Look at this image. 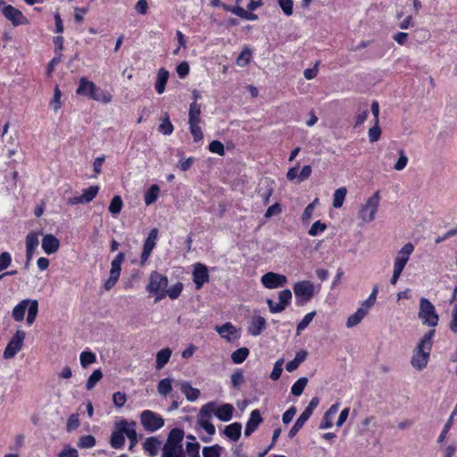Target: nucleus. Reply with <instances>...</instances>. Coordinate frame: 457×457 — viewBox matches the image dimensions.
Instances as JSON below:
<instances>
[{
    "label": "nucleus",
    "instance_id": "nucleus-1",
    "mask_svg": "<svg viewBox=\"0 0 457 457\" xmlns=\"http://www.w3.org/2000/svg\"><path fill=\"white\" fill-rule=\"evenodd\" d=\"M125 436L129 440V450L137 444V435L136 431V422L121 420L115 422L110 436V445L113 449H121L125 445Z\"/></svg>",
    "mask_w": 457,
    "mask_h": 457
},
{
    "label": "nucleus",
    "instance_id": "nucleus-2",
    "mask_svg": "<svg viewBox=\"0 0 457 457\" xmlns=\"http://www.w3.org/2000/svg\"><path fill=\"white\" fill-rule=\"evenodd\" d=\"M436 330L431 329L427 332L419 341L417 346L413 350L411 364L418 370L425 369L428 363L430 353L433 346V338Z\"/></svg>",
    "mask_w": 457,
    "mask_h": 457
},
{
    "label": "nucleus",
    "instance_id": "nucleus-3",
    "mask_svg": "<svg viewBox=\"0 0 457 457\" xmlns=\"http://www.w3.org/2000/svg\"><path fill=\"white\" fill-rule=\"evenodd\" d=\"M183 437L182 429L177 428L171 429L163 445L162 457H185L182 447Z\"/></svg>",
    "mask_w": 457,
    "mask_h": 457
},
{
    "label": "nucleus",
    "instance_id": "nucleus-4",
    "mask_svg": "<svg viewBox=\"0 0 457 457\" xmlns=\"http://www.w3.org/2000/svg\"><path fill=\"white\" fill-rule=\"evenodd\" d=\"M201 104L192 102L188 110L189 131L193 137L194 142L197 143L203 140L204 133L200 127L201 123Z\"/></svg>",
    "mask_w": 457,
    "mask_h": 457
},
{
    "label": "nucleus",
    "instance_id": "nucleus-5",
    "mask_svg": "<svg viewBox=\"0 0 457 457\" xmlns=\"http://www.w3.org/2000/svg\"><path fill=\"white\" fill-rule=\"evenodd\" d=\"M168 287V278L158 271H152L149 276V282L146 286V291L155 295V301H160L166 296L165 289Z\"/></svg>",
    "mask_w": 457,
    "mask_h": 457
},
{
    "label": "nucleus",
    "instance_id": "nucleus-6",
    "mask_svg": "<svg viewBox=\"0 0 457 457\" xmlns=\"http://www.w3.org/2000/svg\"><path fill=\"white\" fill-rule=\"evenodd\" d=\"M418 317L424 325L428 327L434 328L437 326L439 321V316L436 313V307L425 297H421L420 300Z\"/></svg>",
    "mask_w": 457,
    "mask_h": 457
},
{
    "label": "nucleus",
    "instance_id": "nucleus-7",
    "mask_svg": "<svg viewBox=\"0 0 457 457\" xmlns=\"http://www.w3.org/2000/svg\"><path fill=\"white\" fill-rule=\"evenodd\" d=\"M293 290L295 296V304L303 306L312 300L314 295V285L310 280H302L295 283Z\"/></svg>",
    "mask_w": 457,
    "mask_h": 457
},
{
    "label": "nucleus",
    "instance_id": "nucleus-8",
    "mask_svg": "<svg viewBox=\"0 0 457 457\" xmlns=\"http://www.w3.org/2000/svg\"><path fill=\"white\" fill-rule=\"evenodd\" d=\"M380 202V193L376 191L369 197L364 204L361 205L358 217L363 222L369 223L374 220L376 212H378Z\"/></svg>",
    "mask_w": 457,
    "mask_h": 457
},
{
    "label": "nucleus",
    "instance_id": "nucleus-9",
    "mask_svg": "<svg viewBox=\"0 0 457 457\" xmlns=\"http://www.w3.org/2000/svg\"><path fill=\"white\" fill-rule=\"evenodd\" d=\"M140 423L145 431L153 433L164 426V420L160 414L145 410L140 414Z\"/></svg>",
    "mask_w": 457,
    "mask_h": 457
},
{
    "label": "nucleus",
    "instance_id": "nucleus-10",
    "mask_svg": "<svg viewBox=\"0 0 457 457\" xmlns=\"http://www.w3.org/2000/svg\"><path fill=\"white\" fill-rule=\"evenodd\" d=\"M214 402H209L204 404L199 412L198 422L200 426L206 431L207 434L212 436L215 434V427L211 422L212 413L214 411Z\"/></svg>",
    "mask_w": 457,
    "mask_h": 457
},
{
    "label": "nucleus",
    "instance_id": "nucleus-11",
    "mask_svg": "<svg viewBox=\"0 0 457 457\" xmlns=\"http://www.w3.org/2000/svg\"><path fill=\"white\" fill-rule=\"evenodd\" d=\"M25 337L26 333L23 330L18 329L15 332L4 351V359L13 358L21 350Z\"/></svg>",
    "mask_w": 457,
    "mask_h": 457
},
{
    "label": "nucleus",
    "instance_id": "nucleus-12",
    "mask_svg": "<svg viewBox=\"0 0 457 457\" xmlns=\"http://www.w3.org/2000/svg\"><path fill=\"white\" fill-rule=\"evenodd\" d=\"M261 282L268 289H275L284 287L287 283L285 275L269 271L262 276Z\"/></svg>",
    "mask_w": 457,
    "mask_h": 457
},
{
    "label": "nucleus",
    "instance_id": "nucleus-13",
    "mask_svg": "<svg viewBox=\"0 0 457 457\" xmlns=\"http://www.w3.org/2000/svg\"><path fill=\"white\" fill-rule=\"evenodd\" d=\"M292 293L289 289H284L278 293V303H274L269 299L267 304L271 313H278L283 312L286 307L291 303Z\"/></svg>",
    "mask_w": 457,
    "mask_h": 457
},
{
    "label": "nucleus",
    "instance_id": "nucleus-14",
    "mask_svg": "<svg viewBox=\"0 0 457 457\" xmlns=\"http://www.w3.org/2000/svg\"><path fill=\"white\" fill-rule=\"evenodd\" d=\"M98 192V186H90L83 190V194L81 195L68 198L67 204L73 206L80 204H88L96 198Z\"/></svg>",
    "mask_w": 457,
    "mask_h": 457
},
{
    "label": "nucleus",
    "instance_id": "nucleus-15",
    "mask_svg": "<svg viewBox=\"0 0 457 457\" xmlns=\"http://www.w3.org/2000/svg\"><path fill=\"white\" fill-rule=\"evenodd\" d=\"M2 13L8 21L12 22L13 26L25 24L28 21L27 18L22 14V12L11 4L4 6L2 9Z\"/></svg>",
    "mask_w": 457,
    "mask_h": 457
},
{
    "label": "nucleus",
    "instance_id": "nucleus-16",
    "mask_svg": "<svg viewBox=\"0 0 457 457\" xmlns=\"http://www.w3.org/2000/svg\"><path fill=\"white\" fill-rule=\"evenodd\" d=\"M210 280L209 271L207 267L203 263H195L193 270V281L196 289H201L205 283Z\"/></svg>",
    "mask_w": 457,
    "mask_h": 457
},
{
    "label": "nucleus",
    "instance_id": "nucleus-17",
    "mask_svg": "<svg viewBox=\"0 0 457 457\" xmlns=\"http://www.w3.org/2000/svg\"><path fill=\"white\" fill-rule=\"evenodd\" d=\"M414 251V245L411 243L405 244L397 253V255L394 262V266L404 269L405 265L407 264L408 261L410 260V257L411 253Z\"/></svg>",
    "mask_w": 457,
    "mask_h": 457
},
{
    "label": "nucleus",
    "instance_id": "nucleus-18",
    "mask_svg": "<svg viewBox=\"0 0 457 457\" xmlns=\"http://www.w3.org/2000/svg\"><path fill=\"white\" fill-rule=\"evenodd\" d=\"M215 330L228 342H232L240 337L237 328L231 322H226L221 326H216Z\"/></svg>",
    "mask_w": 457,
    "mask_h": 457
},
{
    "label": "nucleus",
    "instance_id": "nucleus-19",
    "mask_svg": "<svg viewBox=\"0 0 457 457\" xmlns=\"http://www.w3.org/2000/svg\"><path fill=\"white\" fill-rule=\"evenodd\" d=\"M274 181L265 179L256 189L257 195L261 197L262 202L264 205L270 203V196L274 193Z\"/></svg>",
    "mask_w": 457,
    "mask_h": 457
},
{
    "label": "nucleus",
    "instance_id": "nucleus-20",
    "mask_svg": "<svg viewBox=\"0 0 457 457\" xmlns=\"http://www.w3.org/2000/svg\"><path fill=\"white\" fill-rule=\"evenodd\" d=\"M262 421L260 411L258 409L252 411L245 428V436H251Z\"/></svg>",
    "mask_w": 457,
    "mask_h": 457
},
{
    "label": "nucleus",
    "instance_id": "nucleus-21",
    "mask_svg": "<svg viewBox=\"0 0 457 457\" xmlns=\"http://www.w3.org/2000/svg\"><path fill=\"white\" fill-rule=\"evenodd\" d=\"M37 235L34 232H30L26 237V262L25 268H28L29 262L31 261L34 253L38 245Z\"/></svg>",
    "mask_w": 457,
    "mask_h": 457
},
{
    "label": "nucleus",
    "instance_id": "nucleus-22",
    "mask_svg": "<svg viewBox=\"0 0 457 457\" xmlns=\"http://www.w3.org/2000/svg\"><path fill=\"white\" fill-rule=\"evenodd\" d=\"M96 88L97 87L93 81H90L87 78L82 77L79 79V87L76 89V94L91 98V96L95 93Z\"/></svg>",
    "mask_w": 457,
    "mask_h": 457
},
{
    "label": "nucleus",
    "instance_id": "nucleus-23",
    "mask_svg": "<svg viewBox=\"0 0 457 457\" xmlns=\"http://www.w3.org/2000/svg\"><path fill=\"white\" fill-rule=\"evenodd\" d=\"M60 247L59 239L52 235L46 234L42 238V249L46 254H53L58 251Z\"/></svg>",
    "mask_w": 457,
    "mask_h": 457
},
{
    "label": "nucleus",
    "instance_id": "nucleus-24",
    "mask_svg": "<svg viewBox=\"0 0 457 457\" xmlns=\"http://www.w3.org/2000/svg\"><path fill=\"white\" fill-rule=\"evenodd\" d=\"M266 328V320L258 315L253 317L248 327V333L253 337H257Z\"/></svg>",
    "mask_w": 457,
    "mask_h": 457
},
{
    "label": "nucleus",
    "instance_id": "nucleus-25",
    "mask_svg": "<svg viewBox=\"0 0 457 457\" xmlns=\"http://www.w3.org/2000/svg\"><path fill=\"white\" fill-rule=\"evenodd\" d=\"M234 407L230 403H223L216 408L214 406L215 416L221 421H229L232 419Z\"/></svg>",
    "mask_w": 457,
    "mask_h": 457
},
{
    "label": "nucleus",
    "instance_id": "nucleus-26",
    "mask_svg": "<svg viewBox=\"0 0 457 457\" xmlns=\"http://www.w3.org/2000/svg\"><path fill=\"white\" fill-rule=\"evenodd\" d=\"M169 77L170 73L168 70L163 67L158 70L154 88L159 95H162L165 91Z\"/></svg>",
    "mask_w": 457,
    "mask_h": 457
},
{
    "label": "nucleus",
    "instance_id": "nucleus-27",
    "mask_svg": "<svg viewBox=\"0 0 457 457\" xmlns=\"http://www.w3.org/2000/svg\"><path fill=\"white\" fill-rule=\"evenodd\" d=\"M29 303L30 299H24L14 306L12 316L15 321H22L24 320L25 312Z\"/></svg>",
    "mask_w": 457,
    "mask_h": 457
},
{
    "label": "nucleus",
    "instance_id": "nucleus-28",
    "mask_svg": "<svg viewBox=\"0 0 457 457\" xmlns=\"http://www.w3.org/2000/svg\"><path fill=\"white\" fill-rule=\"evenodd\" d=\"M171 353L172 352L169 347H165L156 353V370H162L169 362Z\"/></svg>",
    "mask_w": 457,
    "mask_h": 457
},
{
    "label": "nucleus",
    "instance_id": "nucleus-29",
    "mask_svg": "<svg viewBox=\"0 0 457 457\" xmlns=\"http://www.w3.org/2000/svg\"><path fill=\"white\" fill-rule=\"evenodd\" d=\"M161 442L154 436H150L145 439L143 444V448L149 453V456L154 457L158 453Z\"/></svg>",
    "mask_w": 457,
    "mask_h": 457
},
{
    "label": "nucleus",
    "instance_id": "nucleus-30",
    "mask_svg": "<svg viewBox=\"0 0 457 457\" xmlns=\"http://www.w3.org/2000/svg\"><path fill=\"white\" fill-rule=\"evenodd\" d=\"M307 357V352L305 350H301L295 353V356L293 360L289 361L286 364V370L288 372H293L295 370L299 365L305 361Z\"/></svg>",
    "mask_w": 457,
    "mask_h": 457
},
{
    "label": "nucleus",
    "instance_id": "nucleus-31",
    "mask_svg": "<svg viewBox=\"0 0 457 457\" xmlns=\"http://www.w3.org/2000/svg\"><path fill=\"white\" fill-rule=\"evenodd\" d=\"M242 425L239 422H234L228 425L224 429V434L227 437L233 441L239 439L241 436Z\"/></svg>",
    "mask_w": 457,
    "mask_h": 457
},
{
    "label": "nucleus",
    "instance_id": "nucleus-32",
    "mask_svg": "<svg viewBox=\"0 0 457 457\" xmlns=\"http://www.w3.org/2000/svg\"><path fill=\"white\" fill-rule=\"evenodd\" d=\"M367 312L364 308L359 307L357 311L350 315L346 320V327L347 328H353L356 325H358L362 319L367 315Z\"/></svg>",
    "mask_w": 457,
    "mask_h": 457
},
{
    "label": "nucleus",
    "instance_id": "nucleus-33",
    "mask_svg": "<svg viewBox=\"0 0 457 457\" xmlns=\"http://www.w3.org/2000/svg\"><path fill=\"white\" fill-rule=\"evenodd\" d=\"M310 417L311 416L303 411L301 415L298 417V419L295 420L293 427L290 428L288 432V436L290 438L295 437L296 434L300 431V429L303 427L305 422L310 419Z\"/></svg>",
    "mask_w": 457,
    "mask_h": 457
},
{
    "label": "nucleus",
    "instance_id": "nucleus-34",
    "mask_svg": "<svg viewBox=\"0 0 457 457\" xmlns=\"http://www.w3.org/2000/svg\"><path fill=\"white\" fill-rule=\"evenodd\" d=\"M181 391L186 395V398L190 402L195 401L200 395L199 389L193 387L187 382L181 385Z\"/></svg>",
    "mask_w": 457,
    "mask_h": 457
},
{
    "label": "nucleus",
    "instance_id": "nucleus-35",
    "mask_svg": "<svg viewBox=\"0 0 457 457\" xmlns=\"http://www.w3.org/2000/svg\"><path fill=\"white\" fill-rule=\"evenodd\" d=\"M160 187L158 185H152L145 192L144 195V201L146 205L154 204L159 195Z\"/></svg>",
    "mask_w": 457,
    "mask_h": 457
},
{
    "label": "nucleus",
    "instance_id": "nucleus-36",
    "mask_svg": "<svg viewBox=\"0 0 457 457\" xmlns=\"http://www.w3.org/2000/svg\"><path fill=\"white\" fill-rule=\"evenodd\" d=\"M95 101L101 102L103 104H109L112 100V96L106 90H103L97 87L95 93L91 96V98Z\"/></svg>",
    "mask_w": 457,
    "mask_h": 457
},
{
    "label": "nucleus",
    "instance_id": "nucleus-37",
    "mask_svg": "<svg viewBox=\"0 0 457 457\" xmlns=\"http://www.w3.org/2000/svg\"><path fill=\"white\" fill-rule=\"evenodd\" d=\"M173 130L174 127L170 120L169 114L166 112L158 127V131L165 136H170L172 134Z\"/></svg>",
    "mask_w": 457,
    "mask_h": 457
},
{
    "label": "nucleus",
    "instance_id": "nucleus-38",
    "mask_svg": "<svg viewBox=\"0 0 457 457\" xmlns=\"http://www.w3.org/2000/svg\"><path fill=\"white\" fill-rule=\"evenodd\" d=\"M347 194V189L345 187L337 188L333 195V207L336 209L341 208Z\"/></svg>",
    "mask_w": 457,
    "mask_h": 457
},
{
    "label": "nucleus",
    "instance_id": "nucleus-39",
    "mask_svg": "<svg viewBox=\"0 0 457 457\" xmlns=\"http://www.w3.org/2000/svg\"><path fill=\"white\" fill-rule=\"evenodd\" d=\"M121 270H116L111 268L109 278L105 280L104 288L106 291L111 290L118 282L120 276Z\"/></svg>",
    "mask_w": 457,
    "mask_h": 457
},
{
    "label": "nucleus",
    "instance_id": "nucleus-40",
    "mask_svg": "<svg viewBox=\"0 0 457 457\" xmlns=\"http://www.w3.org/2000/svg\"><path fill=\"white\" fill-rule=\"evenodd\" d=\"M250 352H249V349L246 348V347H241L237 350H236L235 352L232 353L231 354V360L233 361V363L235 364H240L242 362H244L246 358L248 357Z\"/></svg>",
    "mask_w": 457,
    "mask_h": 457
},
{
    "label": "nucleus",
    "instance_id": "nucleus-41",
    "mask_svg": "<svg viewBox=\"0 0 457 457\" xmlns=\"http://www.w3.org/2000/svg\"><path fill=\"white\" fill-rule=\"evenodd\" d=\"M308 383V378L305 377H302L298 378L291 386V394L295 396H299L303 394L306 385Z\"/></svg>",
    "mask_w": 457,
    "mask_h": 457
},
{
    "label": "nucleus",
    "instance_id": "nucleus-42",
    "mask_svg": "<svg viewBox=\"0 0 457 457\" xmlns=\"http://www.w3.org/2000/svg\"><path fill=\"white\" fill-rule=\"evenodd\" d=\"M184 288V285L182 282H177L172 285L170 287L165 289L166 295H168L170 299L175 300L179 298L181 295Z\"/></svg>",
    "mask_w": 457,
    "mask_h": 457
},
{
    "label": "nucleus",
    "instance_id": "nucleus-43",
    "mask_svg": "<svg viewBox=\"0 0 457 457\" xmlns=\"http://www.w3.org/2000/svg\"><path fill=\"white\" fill-rule=\"evenodd\" d=\"M316 316V312H311L304 315L302 320L296 326V334L300 335L302 331H303L309 324L312 321L313 318Z\"/></svg>",
    "mask_w": 457,
    "mask_h": 457
},
{
    "label": "nucleus",
    "instance_id": "nucleus-44",
    "mask_svg": "<svg viewBox=\"0 0 457 457\" xmlns=\"http://www.w3.org/2000/svg\"><path fill=\"white\" fill-rule=\"evenodd\" d=\"M157 237L158 229L154 228L150 230L146 239L145 240L143 247L153 251L155 247Z\"/></svg>",
    "mask_w": 457,
    "mask_h": 457
},
{
    "label": "nucleus",
    "instance_id": "nucleus-45",
    "mask_svg": "<svg viewBox=\"0 0 457 457\" xmlns=\"http://www.w3.org/2000/svg\"><path fill=\"white\" fill-rule=\"evenodd\" d=\"M96 438L92 435L82 436L78 442V447L80 449H89L96 445Z\"/></svg>",
    "mask_w": 457,
    "mask_h": 457
},
{
    "label": "nucleus",
    "instance_id": "nucleus-46",
    "mask_svg": "<svg viewBox=\"0 0 457 457\" xmlns=\"http://www.w3.org/2000/svg\"><path fill=\"white\" fill-rule=\"evenodd\" d=\"M123 206L122 199L120 195H115L112 197L110 205L108 207L109 212L112 215H117L120 212Z\"/></svg>",
    "mask_w": 457,
    "mask_h": 457
},
{
    "label": "nucleus",
    "instance_id": "nucleus-47",
    "mask_svg": "<svg viewBox=\"0 0 457 457\" xmlns=\"http://www.w3.org/2000/svg\"><path fill=\"white\" fill-rule=\"evenodd\" d=\"M157 390L160 395L167 396L172 391L171 379H161L157 385Z\"/></svg>",
    "mask_w": 457,
    "mask_h": 457
},
{
    "label": "nucleus",
    "instance_id": "nucleus-48",
    "mask_svg": "<svg viewBox=\"0 0 457 457\" xmlns=\"http://www.w3.org/2000/svg\"><path fill=\"white\" fill-rule=\"evenodd\" d=\"M80 364L83 368H87L88 365L96 361V356L90 351H83L79 356Z\"/></svg>",
    "mask_w": 457,
    "mask_h": 457
},
{
    "label": "nucleus",
    "instance_id": "nucleus-49",
    "mask_svg": "<svg viewBox=\"0 0 457 457\" xmlns=\"http://www.w3.org/2000/svg\"><path fill=\"white\" fill-rule=\"evenodd\" d=\"M251 57L252 51L248 47H245L239 54L238 57L237 58V65L245 67L250 62Z\"/></svg>",
    "mask_w": 457,
    "mask_h": 457
},
{
    "label": "nucleus",
    "instance_id": "nucleus-50",
    "mask_svg": "<svg viewBox=\"0 0 457 457\" xmlns=\"http://www.w3.org/2000/svg\"><path fill=\"white\" fill-rule=\"evenodd\" d=\"M103 378V373L101 371V370H96L92 372V374L89 376L88 379L87 380V383H86V388L87 390H91L92 388H94L96 385V383L98 381L101 380V378Z\"/></svg>",
    "mask_w": 457,
    "mask_h": 457
},
{
    "label": "nucleus",
    "instance_id": "nucleus-51",
    "mask_svg": "<svg viewBox=\"0 0 457 457\" xmlns=\"http://www.w3.org/2000/svg\"><path fill=\"white\" fill-rule=\"evenodd\" d=\"M328 226L326 223L320 220H316L308 230V234L312 237H316L323 233L327 229Z\"/></svg>",
    "mask_w": 457,
    "mask_h": 457
},
{
    "label": "nucleus",
    "instance_id": "nucleus-52",
    "mask_svg": "<svg viewBox=\"0 0 457 457\" xmlns=\"http://www.w3.org/2000/svg\"><path fill=\"white\" fill-rule=\"evenodd\" d=\"M80 421L78 413H72L69 416L66 424V429L68 432L76 430L79 427Z\"/></svg>",
    "mask_w": 457,
    "mask_h": 457
},
{
    "label": "nucleus",
    "instance_id": "nucleus-53",
    "mask_svg": "<svg viewBox=\"0 0 457 457\" xmlns=\"http://www.w3.org/2000/svg\"><path fill=\"white\" fill-rule=\"evenodd\" d=\"M318 201H319V199L315 198L312 203L309 204L305 207V209L303 212V215H302V220L303 223H308L310 221V220L312 218L313 211L315 208V204L318 203Z\"/></svg>",
    "mask_w": 457,
    "mask_h": 457
},
{
    "label": "nucleus",
    "instance_id": "nucleus-54",
    "mask_svg": "<svg viewBox=\"0 0 457 457\" xmlns=\"http://www.w3.org/2000/svg\"><path fill=\"white\" fill-rule=\"evenodd\" d=\"M378 287H374L371 294L369 295V297L361 303V307L364 308L367 312H369V310L371 308V306L374 305L377 295H378Z\"/></svg>",
    "mask_w": 457,
    "mask_h": 457
},
{
    "label": "nucleus",
    "instance_id": "nucleus-55",
    "mask_svg": "<svg viewBox=\"0 0 457 457\" xmlns=\"http://www.w3.org/2000/svg\"><path fill=\"white\" fill-rule=\"evenodd\" d=\"M221 447L219 445L205 446L203 449L204 457H220Z\"/></svg>",
    "mask_w": 457,
    "mask_h": 457
},
{
    "label": "nucleus",
    "instance_id": "nucleus-56",
    "mask_svg": "<svg viewBox=\"0 0 457 457\" xmlns=\"http://www.w3.org/2000/svg\"><path fill=\"white\" fill-rule=\"evenodd\" d=\"M208 149L211 153L217 154L220 156L225 154V148L223 144L219 140H212L209 145Z\"/></svg>",
    "mask_w": 457,
    "mask_h": 457
},
{
    "label": "nucleus",
    "instance_id": "nucleus-57",
    "mask_svg": "<svg viewBox=\"0 0 457 457\" xmlns=\"http://www.w3.org/2000/svg\"><path fill=\"white\" fill-rule=\"evenodd\" d=\"M368 134L369 139L371 143L378 141L381 137V129L379 127V122H374V126L369 129Z\"/></svg>",
    "mask_w": 457,
    "mask_h": 457
},
{
    "label": "nucleus",
    "instance_id": "nucleus-58",
    "mask_svg": "<svg viewBox=\"0 0 457 457\" xmlns=\"http://www.w3.org/2000/svg\"><path fill=\"white\" fill-rule=\"evenodd\" d=\"M245 382L243 371L237 370L231 375V385L234 388H238Z\"/></svg>",
    "mask_w": 457,
    "mask_h": 457
},
{
    "label": "nucleus",
    "instance_id": "nucleus-59",
    "mask_svg": "<svg viewBox=\"0 0 457 457\" xmlns=\"http://www.w3.org/2000/svg\"><path fill=\"white\" fill-rule=\"evenodd\" d=\"M61 97H62V92H61L59 87L55 86L54 90V97L51 101V105L53 106L54 112H57L62 107Z\"/></svg>",
    "mask_w": 457,
    "mask_h": 457
},
{
    "label": "nucleus",
    "instance_id": "nucleus-60",
    "mask_svg": "<svg viewBox=\"0 0 457 457\" xmlns=\"http://www.w3.org/2000/svg\"><path fill=\"white\" fill-rule=\"evenodd\" d=\"M278 5L287 16L293 14L294 1L293 0H278Z\"/></svg>",
    "mask_w": 457,
    "mask_h": 457
},
{
    "label": "nucleus",
    "instance_id": "nucleus-61",
    "mask_svg": "<svg viewBox=\"0 0 457 457\" xmlns=\"http://www.w3.org/2000/svg\"><path fill=\"white\" fill-rule=\"evenodd\" d=\"M283 361H284L283 359H279L275 362L273 370L270 375V378L272 380L276 381L280 378L282 371H283V370H282Z\"/></svg>",
    "mask_w": 457,
    "mask_h": 457
},
{
    "label": "nucleus",
    "instance_id": "nucleus-62",
    "mask_svg": "<svg viewBox=\"0 0 457 457\" xmlns=\"http://www.w3.org/2000/svg\"><path fill=\"white\" fill-rule=\"evenodd\" d=\"M186 449L189 457L200 456L199 450L200 445L198 442H187Z\"/></svg>",
    "mask_w": 457,
    "mask_h": 457
},
{
    "label": "nucleus",
    "instance_id": "nucleus-63",
    "mask_svg": "<svg viewBox=\"0 0 457 457\" xmlns=\"http://www.w3.org/2000/svg\"><path fill=\"white\" fill-rule=\"evenodd\" d=\"M450 330L457 335V304L454 305L452 311V319L449 323Z\"/></svg>",
    "mask_w": 457,
    "mask_h": 457
},
{
    "label": "nucleus",
    "instance_id": "nucleus-64",
    "mask_svg": "<svg viewBox=\"0 0 457 457\" xmlns=\"http://www.w3.org/2000/svg\"><path fill=\"white\" fill-rule=\"evenodd\" d=\"M58 457H79V453L75 448L66 446L58 453Z\"/></svg>",
    "mask_w": 457,
    "mask_h": 457
}]
</instances>
